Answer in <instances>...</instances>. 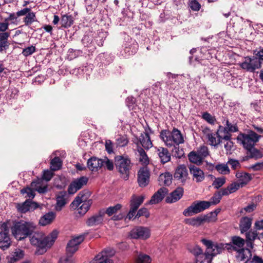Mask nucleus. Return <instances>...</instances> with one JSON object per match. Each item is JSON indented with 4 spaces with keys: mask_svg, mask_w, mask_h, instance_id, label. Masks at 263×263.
Masks as SVG:
<instances>
[{
    "mask_svg": "<svg viewBox=\"0 0 263 263\" xmlns=\"http://www.w3.org/2000/svg\"><path fill=\"white\" fill-rule=\"evenodd\" d=\"M240 185L238 183L233 182L228 186L226 188L221 189L223 191V195L226 196L229 195L230 194L233 193L237 191Z\"/></svg>",
    "mask_w": 263,
    "mask_h": 263,
    "instance_id": "36",
    "label": "nucleus"
},
{
    "mask_svg": "<svg viewBox=\"0 0 263 263\" xmlns=\"http://www.w3.org/2000/svg\"><path fill=\"white\" fill-rule=\"evenodd\" d=\"M115 165L120 173L121 177L127 180L129 178L132 167L130 159L127 155H118L115 157Z\"/></svg>",
    "mask_w": 263,
    "mask_h": 263,
    "instance_id": "7",
    "label": "nucleus"
},
{
    "mask_svg": "<svg viewBox=\"0 0 263 263\" xmlns=\"http://www.w3.org/2000/svg\"><path fill=\"white\" fill-rule=\"evenodd\" d=\"M250 153V157L251 158H254L255 159L260 158L262 157V154L259 150L255 148L254 146H252L246 149Z\"/></svg>",
    "mask_w": 263,
    "mask_h": 263,
    "instance_id": "46",
    "label": "nucleus"
},
{
    "mask_svg": "<svg viewBox=\"0 0 263 263\" xmlns=\"http://www.w3.org/2000/svg\"><path fill=\"white\" fill-rule=\"evenodd\" d=\"M150 173L146 167L141 168L138 172V183L140 187H145L148 185L149 181Z\"/></svg>",
    "mask_w": 263,
    "mask_h": 263,
    "instance_id": "19",
    "label": "nucleus"
},
{
    "mask_svg": "<svg viewBox=\"0 0 263 263\" xmlns=\"http://www.w3.org/2000/svg\"><path fill=\"white\" fill-rule=\"evenodd\" d=\"M202 242L206 246V251L203 253L202 250L199 247H196L193 252L196 257V263H210L213 256L221 253L223 251L222 243H214L212 241L203 239Z\"/></svg>",
    "mask_w": 263,
    "mask_h": 263,
    "instance_id": "1",
    "label": "nucleus"
},
{
    "mask_svg": "<svg viewBox=\"0 0 263 263\" xmlns=\"http://www.w3.org/2000/svg\"><path fill=\"white\" fill-rule=\"evenodd\" d=\"M87 234L85 233L70 240L67 245L66 254L72 256L78 250L79 245L83 241Z\"/></svg>",
    "mask_w": 263,
    "mask_h": 263,
    "instance_id": "10",
    "label": "nucleus"
},
{
    "mask_svg": "<svg viewBox=\"0 0 263 263\" xmlns=\"http://www.w3.org/2000/svg\"><path fill=\"white\" fill-rule=\"evenodd\" d=\"M245 263H263V259L257 255H254L252 259H247Z\"/></svg>",
    "mask_w": 263,
    "mask_h": 263,
    "instance_id": "64",
    "label": "nucleus"
},
{
    "mask_svg": "<svg viewBox=\"0 0 263 263\" xmlns=\"http://www.w3.org/2000/svg\"><path fill=\"white\" fill-rule=\"evenodd\" d=\"M88 181V178L86 176H82L74 179L68 186V192L69 194H74L78 190L86 185Z\"/></svg>",
    "mask_w": 263,
    "mask_h": 263,
    "instance_id": "13",
    "label": "nucleus"
},
{
    "mask_svg": "<svg viewBox=\"0 0 263 263\" xmlns=\"http://www.w3.org/2000/svg\"><path fill=\"white\" fill-rule=\"evenodd\" d=\"M35 228V224L32 222L19 221L12 228V233L16 239L21 240L30 236Z\"/></svg>",
    "mask_w": 263,
    "mask_h": 263,
    "instance_id": "5",
    "label": "nucleus"
},
{
    "mask_svg": "<svg viewBox=\"0 0 263 263\" xmlns=\"http://www.w3.org/2000/svg\"><path fill=\"white\" fill-rule=\"evenodd\" d=\"M224 121H226L224 125L230 133H234L238 130V128L236 124H231L228 119H224Z\"/></svg>",
    "mask_w": 263,
    "mask_h": 263,
    "instance_id": "52",
    "label": "nucleus"
},
{
    "mask_svg": "<svg viewBox=\"0 0 263 263\" xmlns=\"http://www.w3.org/2000/svg\"><path fill=\"white\" fill-rule=\"evenodd\" d=\"M122 205L120 204H117L115 206L108 208L105 211V214H107L108 216H111L117 213L121 208Z\"/></svg>",
    "mask_w": 263,
    "mask_h": 263,
    "instance_id": "47",
    "label": "nucleus"
},
{
    "mask_svg": "<svg viewBox=\"0 0 263 263\" xmlns=\"http://www.w3.org/2000/svg\"><path fill=\"white\" fill-rule=\"evenodd\" d=\"M105 253H99L95 257L94 260L97 261L96 263H113L112 260L107 259L106 256H105L103 254Z\"/></svg>",
    "mask_w": 263,
    "mask_h": 263,
    "instance_id": "44",
    "label": "nucleus"
},
{
    "mask_svg": "<svg viewBox=\"0 0 263 263\" xmlns=\"http://www.w3.org/2000/svg\"><path fill=\"white\" fill-rule=\"evenodd\" d=\"M50 165L51 170L53 171H56L61 168L62 161L59 157H55L51 160Z\"/></svg>",
    "mask_w": 263,
    "mask_h": 263,
    "instance_id": "42",
    "label": "nucleus"
},
{
    "mask_svg": "<svg viewBox=\"0 0 263 263\" xmlns=\"http://www.w3.org/2000/svg\"><path fill=\"white\" fill-rule=\"evenodd\" d=\"M174 148L172 150L173 155L176 158H180L183 155V152L182 149H180L179 146H173Z\"/></svg>",
    "mask_w": 263,
    "mask_h": 263,
    "instance_id": "59",
    "label": "nucleus"
},
{
    "mask_svg": "<svg viewBox=\"0 0 263 263\" xmlns=\"http://www.w3.org/2000/svg\"><path fill=\"white\" fill-rule=\"evenodd\" d=\"M102 163V159L92 157L87 161V167L91 171H97L99 168L103 167Z\"/></svg>",
    "mask_w": 263,
    "mask_h": 263,
    "instance_id": "26",
    "label": "nucleus"
},
{
    "mask_svg": "<svg viewBox=\"0 0 263 263\" xmlns=\"http://www.w3.org/2000/svg\"><path fill=\"white\" fill-rule=\"evenodd\" d=\"M221 243L223 245V250L227 249L228 250H233L235 251L241 248H243L245 240L239 236H234L231 237L230 243Z\"/></svg>",
    "mask_w": 263,
    "mask_h": 263,
    "instance_id": "14",
    "label": "nucleus"
},
{
    "mask_svg": "<svg viewBox=\"0 0 263 263\" xmlns=\"http://www.w3.org/2000/svg\"><path fill=\"white\" fill-rule=\"evenodd\" d=\"M134 216V218H139L141 216H145L146 218H148L149 216V213L146 208H142L138 211Z\"/></svg>",
    "mask_w": 263,
    "mask_h": 263,
    "instance_id": "54",
    "label": "nucleus"
},
{
    "mask_svg": "<svg viewBox=\"0 0 263 263\" xmlns=\"http://www.w3.org/2000/svg\"><path fill=\"white\" fill-rule=\"evenodd\" d=\"M157 152L162 163H166L171 160V155L167 148L160 147L158 148Z\"/></svg>",
    "mask_w": 263,
    "mask_h": 263,
    "instance_id": "29",
    "label": "nucleus"
},
{
    "mask_svg": "<svg viewBox=\"0 0 263 263\" xmlns=\"http://www.w3.org/2000/svg\"><path fill=\"white\" fill-rule=\"evenodd\" d=\"M189 168L191 174L192 175L193 178L196 182H200L204 179V173L200 168L194 165H191Z\"/></svg>",
    "mask_w": 263,
    "mask_h": 263,
    "instance_id": "23",
    "label": "nucleus"
},
{
    "mask_svg": "<svg viewBox=\"0 0 263 263\" xmlns=\"http://www.w3.org/2000/svg\"><path fill=\"white\" fill-rule=\"evenodd\" d=\"M215 169L221 174H229L230 172L228 164H219L215 166Z\"/></svg>",
    "mask_w": 263,
    "mask_h": 263,
    "instance_id": "45",
    "label": "nucleus"
},
{
    "mask_svg": "<svg viewBox=\"0 0 263 263\" xmlns=\"http://www.w3.org/2000/svg\"><path fill=\"white\" fill-rule=\"evenodd\" d=\"M102 161L103 166L109 171L113 170L114 164L112 160H109L107 157H105L104 159H102Z\"/></svg>",
    "mask_w": 263,
    "mask_h": 263,
    "instance_id": "48",
    "label": "nucleus"
},
{
    "mask_svg": "<svg viewBox=\"0 0 263 263\" xmlns=\"http://www.w3.org/2000/svg\"><path fill=\"white\" fill-rule=\"evenodd\" d=\"M223 196L226 195H223V191L221 189L216 192L209 201H195L183 211V215L186 217H190L202 212L208 209L211 205H216L219 203Z\"/></svg>",
    "mask_w": 263,
    "mask_h": 263,
    "instance_id": "3",
    "label": "nucleus"
},
{
    "mask_svg": "<svg viewBox=\"0 0 263 263\" xmlns=\"http://www.w3.org/2000/svg\"><path fill=\"white\" fill-rule=\"evenodd\" d=\"M172 175L170 173H162L159 177V183L160 185H170L172 182Z\"/></svg>",
    "mask_w": 263,
    "mask_h": 263,
    "instance_id": "33",
    "label": "nucleus"
},
{
    "mask_svg": "<svg viewBox=\"0 0 263 263\" xmlns=\"http://www.w3.org/2000/svg\"><path fill=\"white\" fill-rule=\"evenodd\" d=\"M226 183V178L224 177H219L215 178L212 183V185L216 189H218Z\"/></svg>",
    "mask_w": 263,
    "mask_h": 263,
    "instance_id": "49",
    "label": "nucleus"
},
{
    "mask_svg": "<svg viewBox=\"0 0 263 263\" xmlns=\"http://www.w3.org/2000/svg\"><path fill=\"white\" fill-rule=\"evenodd\" d=\"M237 255L236 257L238 261H243L245 259H249V258L252 256V253L250 249L241 248L236 251Z\"/></svg>",
    "mask_w": 263,
    "mask_h": 263,
    "instance_id": "31",
    "label": "nucleus"
},
{
    "mask_svg": "<svg viewBox=\"0 0 263 263\" xmlns=\"http://www.w3.org/2000/svg\"><path fill=\"white\" fill-rule=\"evenodd\" d=\"M213 214V212H211L206 215H200L196 217L191 218H187L184 220V222L187 224L198 227L206 222H209L211 221L212 216Z\"/></svg>",
    "mask_w": 263,
    "mask_h": 263,
    "instance_id": "11",
    "label": "nucleus"
},
{
    "mask_svg": "<svg viewBox=\"0 0 263 263\" xmlns=\"http://www.w3.org/2000/svg\"><path fill=\"white\" fill-rule=\"evenodd\" d=\"M133 142L137 147L141 145L145 149H149L153 146L150 136L147 132L141 133L139 138L136 137L134 139Z\"/></svg>",
    "mask_w": 263,
    "mask_h": 263,
    "instance_id": "15",
    "label": "nucleus"
},
{
    "mask_svg": "<svg viewBox=\"0 0 263 263\" xmlns=\"http://www.w3.org/2000/svg\"><path fill=\"white\" fill-rule=\"evenodd\" d=\"M135 99L133 97H128L126 99V104L129 109H133L135 106Z\"/></svg>",
    "mask_w": 263,
    "mask_h": 263,
    "instance_id": "62",
    "label": "nucleus"
},
{
    "mask_svg": "<svg viewBox=\"0 0 263 263\" xmlns=\"http://www.w3.org/2000/svg\"><path fill=\"white\" fill-rule=\"evenodd\" d=\"M21 193L23 195L26 194V198H33L35 196L34 191L32 189L28 187L22 189Z\"/></svg>",
    "mask_w": 263,
    "mask_h": 263,
    "instance_id": "51",
    "label": "nucleus"
},
{
    "mask_svg": "<svg viewBox=\"0 0 263 263\" xmlns=\"http://www.w3.org/2000/svg\"><path fill=\"white\" fill-rule=\"evenodd\" d=\"M35 51V47L33 46H29L23 50L22 54L25 57H28L31 55Z\"/></svg>",
    "mask_w": 263,
    "mask_h": 263,
    "instance_id": "60",
    "label": "nucleus"
},
{
    "mask_svg": "<svg viewBox=\"0 0 263 263\" xmlns=\"http://www.w3.org/2000/svg\"><path fill=\"white\" fill-rule=\"evenodd\" d=\"M174 178L180 182H184L188 177V171L184 165H180L175 170Z\"/></svg>",
    "mask_w": 263,
    "mask_h": 263,
    "instance_id": "21",
    "label": "nucleus"
},
{
    "mask_svg": "<svg viewBox=\"0 0 263 263\" xmlns=\"http://www.w3.org/2000/svg\"><path fill=\"white\" fill-rule=\"evenodd\" d=\"M128 139L126 136H122L117 139V145L120 147H124L127 145Z\"/></svg>",
    "mask_w": 263,
    "mask_h": 263,
    "instance_id": "53",
    "label": "nucleus"
},
{
    "mask_svg": "<svg viewBox=\"0 0 263 263\" xmlns=\"http://www.w3.org/2000/svg\"><path fill=\"white\" fill-rule=\"evenodd\" d=\"M216 135H218L219 137H221V140H229L231 139V134L227 129L226 126H223L219 125L218 128L216 131Z\"/></svg>",
    "mask_w": 263,
    "mask_h": 263,
    "instance_id": "34",
    "label": "nucleus"
},
{
    "mask_svg": "<svg viewBox=\"0 0 263 263\" xmlns=\"http://www.w3.org/2000/svg\"><path fill=\"white\" fill-rule=\"evenodd\" d=\"M89 196V192L87 190L80 192L70 204L71 208L76 209L82 203L81 206L78 209V211L80 215H84L88 211L92 204L91 200H87Z\"/></svg>",
    "mask_w": 263,
    "mask_h": 263,
    "instance_id": "6",
    "label": "nucleus"
},
{
    "mask_svg": "<svg viewBox=\"0 0 263 263\" xmlns=\"http://www.w3.org/2000/svg\"><path fill=\"white\" fill-rule=\"evenodd\" d=\"M239 65L243 69L249 72H254L256 69L261 68V62L257 57H246Z\"/></svg>",
    "mask_w": 263,
    "mask_h": 263,
    "instance_id": "9",
    "label": "nucleus"
},
{
    "mask_svg": "<svg viewBox=\"0 0 263 263\" xmlns=\"http://www.w3.org/2000/svg\"><path fill=\"white\" fill-rule=\"evenodd\" d=\"M168 190L166 187H161L152 197L149 204H155L161 202L165 196L168 193Z\"/></svg>",
    "mask_w": 263,
    "mask_h": 263,
    "instance_id": "22",
    "label": "nucleus"
},
{
    "mask_svg": "<svg viewBox=\"0 0 263 263\" xmlns=\"http://www.w3.org/2000/svg\"><path fill=\"white\" fill-rule=\"evenodd\" d=\"M160 137L168 147L179 146V144L184 142V138L181 132L175 127H174L172 131L167 129L162 130Z\"/></svg>",
    "mask_w": 263,
    "mask_h": 263,
    "instance_id": "4",
    "label": "nucleus"
},
{
    "mask_svg": "<svg viewBox=\"0 0 263 263\" xmlns=\"http://www.w3.org/2000/svg\"><path fill=\"white\" fill-rule=\"evenodd\" d=\"M188 158L191 162L196 164L198 165H201L203 162V160L199 156L196 151H192L190 152L188 154Z\"/></svg>",
    "mask_w": 263,
    "mask_h": 263,
    "instance_id": "35",
    "label": "nucleus"
},
{
    "mask_svg": "<svg viewBox=\"0 0 263 263\" xmlns=\"http://www.w3.org/2000/svg\"><path fill=\"white\" fill-rule=\"evenodd\" d=\"M69 194L66 191L60 192L56 196L55 210L60 211L69 201Z\"/></svg>",
    "mask_w": 263,
    "mask_h": 263,
    "instance_id": "20",
    "label": "nucleus"
},
{
    "mask_svg": "<svg viewBox=\"0 0 263 263\" xmlns=\"http://www.w3.org/2000/svg\"><path fill=\"white\" fill-rule=\"evenodd\" d=\"M139 155V161L143 165L149 163V159L143 148L141 146L137 147Z\"/></svg>",
    "mask_w": 263,
    "mask_h": 263,
    "instance_id": "38",
    "label": "nucleus"
},
{
    "mask_svg": "<svg viewBox=\"0 0 263 263\" xmlns=\"http://www.w3.org/2000/svg\"><path fill=\"white\" fill-rule=\"evenodd\" d=\"M105 215V211L104 210L99 211L90 217L86 221V224L88 227H95L101 225L103 223L104 216Z\"/></svg>",
    "mask_w": 263,
    "mask_h": 263,
    "instance_id": "18",
    "label": "nucleus"
},
{
    "mask_svg": "<svg viewBox=\"0 0 263 263\" xmlns=\"http://www.w3.org/2000/svg\"><path fill=\"white\" fill-rule=\"evenodd\" d=\"M130 235L132 238L146 239L150 236V232L148 229L140 227L132 230Z\"/></svg>",
    "mask_w": 263,
    "mask_h": 263,
    "instance_id": "17",
    "label": "nucleus"
},
{
    "mask_svg": "<svg viewBox=\"0 0 263 263\" xmlns=\"http://www.w3.org/2000/svg\"><path fill=\"white\" fill-rule=\"evenodd\" d=\"M55 218V214L53 212H50L43 216L39 220V223L41 226H46L50 224Z\"/></svg>",
    "mask_w": 263,
    "mask_h": 263,
    "instance_id": "32",
    "label": "nucleus"
},
{
    "mask_svg": "<svg viewBox=\"0 0 263 263\" xmlns=\"http://www.w3.org/2000/svg\"><path fill=\"white\" fill-rule=\"evenodd\" d=\"M24 255L23 251L20 249H16L7 257L6 259L8 263H14L22 259Z\"/></svg>",
    "mask_w": 263,
    "mask_h": 263,
    "instance_id": "27",
    "label": "nucleus"
},
{
    "mask_svg": "<svg viewBox=\"0 0 263 263\" xmlns=\"http://www.w3.org/2000/svg\"><path fill=\"white\" fill-rule=\"evenodd\" d=\"M202 118L205 120L207 122L211 124H214L216 119L215 117L212 116L208 112H203L202 114Z\"/></svg>",
    "mask_w": 263,
    "mask_h": 263,
    "instance_id": "55",
    "label": "nucleus"
},
{
    "mask_svg": "<svg viewBox=\"0 0 263 263\" xmlns=\"http://www.w3.org/2000/svg\"><path fill=\"white\" fill-rule=\"evenodd\" d=\"M2 227L4 231L0 232V248L5 250L10 246L11 241L8 235L9 229L7 224L3 223Z\"/></svg>",
    "mask_w": 263,
    "mask_h": 263,
    "instance_id": "16",
    "label": "nucleus"
},
{
    "mask_svg": "<svg viewBox=\"0 0 263 263\" xmlns=\"http://www.w3.org/2000/svg\"><path fill=\"white\" fill-rule=\"evenodd\" d=\"M59 263H74V261L71 256L66 254L65 256L60 258Z\"/></svg>",
    "mask_w": 263,
    "mask_h": 263,
    "instance_id": "63",
    "label": "nucleus"
},
{
    "mask_svg": "<svg viewBox=\"0 0 263 263\" xmlns=\"http://www.w3.org/2000/svg\"><path fill=\"white\" fill-rule=\"evenodd\" d=\"M209 144L214 146H217L220 143L222 142L221 137L216 135L215 133L212 134L208 138Z\"/></svg>",
    "mask_w": 263,
    "mask_h": 263,
    "instance_id": "39",
    "label": "nucleus"
},
{
    "mask_svg": "<svg viewBox=\"0 0 263 263\" xmlns=\"http://www.w3.org/2000/svg\"><path fill=\"white\" fill-rule=\"evenodd\" d=\"M260 137L253 130H249L247 133L239 134L237 139L243 145L245 148L247 149L252 146H254L255 144L259 141Z\"/></svg>",
    "mask_w": 263,
    "mask_h": 263,
    "instance_id": "8",
    "label": "nucleus"
},
{
    "mask_svg": "<svg viewBox=\"0 0 263 263\" xmlns=\"http://www.w3.org/2000/svg\"><path fill=\"white\" fill-rule=\"evenodd\" d=\"M252 219L248 217H243L241 218L239 228L241 233L247 232L251 227Z\"/></svg>",
    "mask_w": 263,
    "mask_h": 263,
    "instance_id": "30",
    "label": "nucleus"
},
{
    "mask_svg": "<svg viewBox=\"0 0 263 263\" xmlns=\"http://www.w3.org/2000/svg\"><path fill=\"white\" fill-rule=\"evenodd\" d=\"M144 198V196L143 195L137 196L133 195L132 196L130 201V210L126 216V218L130 220L134 217L138 208L143 203Z\"/></svg>",
    "mask_w": 263,
    "mask_h": 263,
    "instance_id": "12",
    "label": "nucleus"
},
{
    "mask_svg": "<svg viewBox=\"0 0 263 263\" xmlns=\"http://www.w3.org/2000/svg\"><path fill=\"white\" fill-rule=\"evenodd\" d=\"M58 234V232L56 230L53 231L47 236L42 232H33L30 236V241L32 246L37 248L35 254L41 255L44 253L47 248H50L53 245Z\"/></svg>",
    "mask_w": 263,
    "mask_h": 263,
    "instance_id": "2",
    "label": "nucleus"
},
{
    "mask_svg": "<svg viewBox=\"0 0 263 263\" xmlns=\"http://www.w3.org/2000/svg\"><path fill=\"white\" fill-rule=\"evenodd\" d=\"M227 164L231 165V168L234 170L239 168L241 167V165L239 161L233 159H229Z\"/></svg>",
    "mask_w": 263,
    "mask_h": 263,
    "instance_id": "56",
    "label": "nucleus"
},
{
    "mask_svg": "<svg viewBox=\"0 0 263 263\" xmlns=\"http://www.w3.org/2000/svg\"><path fill=\"white\" fill-rule=\"evenodd\" d=\"M189 6L193 11H198L201 8L200 4L196 0H190Z\"/></svg>",
    "mask_w": 263,
    "mask_h": 263,
    "instance_id": "58",
    "label": "nucleus"
},
{
    "mask_svg": "<svg viewBox=\"0 0 263 263\" xmlns=\"http://www.w3.org/2000/svg\"><path fill=\"white\" fill-rule=\"evenodd\" d=\"M183 189L178 187L173 191L165 199V201L168 203L175 202L179 200L183 196Z\"/></svg>",
    "mask_w": 263,
    "mask_h": 263,
    "instance_id": "24",
    "label": "nucleus"
},
{
    "mask_svg": "<svg viewBox=\"0 0 263 263\" xmlns=\"http://www.w3.org/2000/svg\"><path fill=\"white\" fill-rule=\"evenodd\" d=\"M151 258L149 256L140 254L137 259V263H150Z\"/></svg>",
    "mask_w": 263,
    "mask_h": 263,
    "instance_id": "57",
    "label": "nucleus"
},
{
    "mask_svg": "<svg viewBox=\"0 0 263 263\" xmlns=\"http://www.w3.org/2000/svg\"><path fill=\"white\" fill-rule=\"evenodd\" d=\"M32 187L40 194H44L48 191L47 185H42L40 181L32 182L31 184Z\"/></svg>",
    "mask_w": 263,
    "mask_h": 263,
    "instance_id": "41",
    "label": "nucleus"
},
{
    "mask_svg": "<svg viewBox=\"0 0 263 263\" xmlns=\"http://www.w3.org/2000/svg\"><path fill=\"white\" fill-rule=\"evenodd\" d=\"M105 149L109 154L114 153V143L110 140H106L105 143Z\"/></svg>",
    "mask_w": 263,
    "mask_h": 263,
    "instance_id": "61",
    "label": "nucleus"
},
{
    "mask_svg": "<svg viewBox=\"0 0 263 263\" xmlns=\"http://www.w3.org/2000/svg\"><path fill=\"white\" fill-rule=\"evenodd\" d=\"M236 177L238 179V184H240V187L246 185L252 179L251 175L250 174L243 172H237Z\"/></svg>",
    "mask_w": 263,
    "mask_h": 263,
    "instance_id": "28",
    "label": "nucleus"
},
{
    "mask_svg": "<svg viewBox=\"0 0 263 263\" xmlns=\"http://www.w3.org/2000/svg\"><path fill=\"white\" fill-rule=\"evenodd\" d=\"M36 21L35 13L32 11H30L23 18V22L25 25L29 26L31 25L33 22Z\"/></svg>",
    "mask_w": 263,
    "mask_h": 263,
    "instance_id": "40",
    "label": "nucleus"
},
{
    "mask_svg": "<svg viewBox=\"0 0 263 263\" xmlns=\"http://www.w3.org/2000/svg\"><path fill=\"white\" fill-rule=\"evenodd\" d=\"M73 23V18L71 15H63L61 17L60 23L61 27L67 28L70 27Z\"/></svg>",
    "mask_w": 263,
    "mask_h": 263,
    "instance_id": "37",
    "label": "nucleus"
},
{
    "mask_svg": "<svg viewBox=\"0 0 263 263\" xmlns=\"http://www.w3.org/2000/svg\"><path fill=\"white\" fill-rule=\"evenodd\" d=\"M196 152L203 160L210 155L209 149L208 147L205 145L200 146L196 151Z\"/></svg>",
    "mask_w": 263,
    "mask_h": 263,
    "instance_id": "43",
    "label": "nucleus"
},
{
    "mask_svg": "<svg viewBox=\"0 0 263 263\" xmlns=\"http://www.w3.org/2000/svg\"><path fill=\"white\" fill-rule=\"evenodd\" d=\"M245 233L246 240L254 241L256 238L259 239L256 231H248Z\"/></svg>",
    "mask_w": 263,
    "mask_h": 263,
    "instance_id": "50",
    "label": "nucleus"
},
{
    "mask_svg": "<svg viewBox=\"0 0 263 263\" xmlns=\"http://www.w3.org/2000/svg\"><path fill=\"white\" fill-rule=\"evenodd\" d=\"M39 205L37 203L32 202L30 200H26L22 204H18V210L21 213H26L29 211H33L37 208Z\"/></svg>",
    "mask_w": 263,
    "mask_h": 263,
    "instance_id": "25",
    "label": "nucleus"
}]
</instances>
